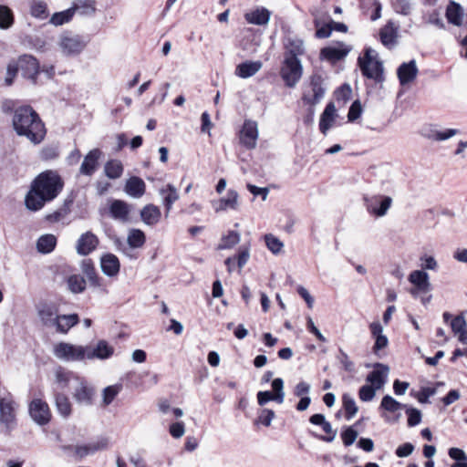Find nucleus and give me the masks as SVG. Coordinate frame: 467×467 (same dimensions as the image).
Returning <instances> with one entry per match:
<instances>
[{
    "label": "nucleus",
    "instance_id": "obj_32",
    "mask_svg": "<svg viewBox=\"0 0 467 467\" xmlns=\"http://www.w3.org/2000/svg\"><path fill=\"white\" fill-rule=\"evenodd\" d=\"M263 67V63L259 60L244 61L235 67V75L241 78H248L254 76Z\"/></svg>",
    "mask_w": 467,
    "mask_h": 467
},
{
    "label": "nucleus",
    "instance_id": "obj_48",
    "mask_svg": "<svg viewBox=\"0 0 467 467\" xmlns=\"http://www.w3.org/2000/svg\"><path fill=\"white\" fill-rule=\"evenodd\" d=\"M68 289L74 294L82 293L86 288V281L79 275H72L67 279Z\"/></svg>",
    "mask_w": 467,
    "mask_h": 467
},
{
    "label": "nucleus",
    "instance_id": "obj_25",
    "mask_svg": "<svg viewBox=\"0 0 467 467\" xmlns=\"http://www.w3.org/2000/svg\"><path fill=\"white\" fill-rule=\"evenodd\" d=\"M159 194L162 198V204L165 207V215H169L172 205L179 200V192L174 185L168 183L165 186L159 189Z\"/></svg>",
    "mask_w": 467,
    "mask_h": 467
},
{
    "label": "nucleus",
    "instance_id": "obj_43",
    "mask_svg": "<svg viewBox=\"0 0 467 467\" xmlns=\"http://www.w3.org/2000/svg\"><path fill=\"white\" fill-rule=\"evenodd\" d=\"M342 403L346 412L345 417L348 420H349L357 414L358 408L354 398L348 393L343 394Z\"/></svg>",
    "mask_w": 467,
    "mask_h": 467
},
{
    "label": "nucleus",
    "instance_id": "obj_5",
    "mask_svg": "<svg viewBox=\"0 0 467 467\" xmlns=\"http://www.w3.org/2000/svg\"><path fill=\"white\" fill-rule=\"evenodd\" d=\"M88 41L84 36L73 34L71 32H64L59 35L57 45L66 57H76L79 55L87 47Z\"/></svg>",
    "mask_w": 467,
    "mask_h": 467
},
{
    "label": "nucleus",
    "instance_id": "obj_34",
    "mask_svg": "<svg viewBox=\"0 0 467 467\" xmlns=\"http://www.w3.org/2000/svg\"><path fill=\"white\" fill-rule=\"evenodd\" d=\"M463 8L462 5L454 1H450L446 7L445 16L448 22L455 26L462 25Z\"/></svg>",
    "mask_w": 467,
    "mask_h": 467
},
{
    "label": "nucleus",
    "instance_id": "obj_4",
    "mask_svg": "<svg viewBox=\"0 0 467 467\" xmlns=\"http://www.w3.org/2000/svg\"><path fill=\"white\" fill-rule=\"evenodd\" d=\"M327 91V84L323 76L318 73H313L308 81L305 84L302 95V100L306 105L313 107L318 104L324 98Z\"/></svg>",
    "mask_w": 467,
    "mask_h": 467
},
{
    "label": "nucleus",
    "instance_id": "obj_20",
    "mask_svg": "<svg viewBox=\"0 0 467 467\" xmlns=\"http://www.w3.org/2000/svg\"><path fill=\"white\" fill-rule=\"evenodd\" d=\"M285 57L299 58L306 53L304 41L297 36H287L284 42Z\"/></svg>",
    "mask_w": 467,
    "mask_h": 467
},
{
    "label": "nucleus",
    "instance_id": "obj_30",
    "mask_svg": "<svg viewBox=\"0 0 467 467\" xmlns=\"http://www.w3.org/2000/svg\"><path fill=\"white\" fill-rule=\"evenodd\" d=\"M124 190L129 196L138 199L145 193L146 184L140 177L132 176L127 180Z\"/></svg>",
    "mask_w": 467,
    "mask_h": 467
},
{
    "label": "nucleus",
    "instance_id": "obj_39",
    "mask_svg": "<svg viewBox=\"0 0 467 467\" xmlns=\"http://www.w3.org/2000/svg\"><path fill=\"white\" fill-rule=\"evenodd\" d=\"M82 273L87 276L93 286L100 285V278L98 276L94 265L90 259H85L81 263Z\"/></svg>",
    "mask_w": 467,
    "mask_h": 467
},
{
    "label": "nucleus",
    "instance_id": "obj_33",
    "mask_svg": "<svg viewBox=\"0 0 467 467\" xmlns=\"http://www.w3.org/2000/svg\"><path fill=\"white\" fill-rule=\"evenodd\" d=\"M271 12L265 7L256 8L244 15L247 23L256 26H265L269 23Z\"/></svg>",
    "mask_w": 467,
    "mask_h": 467
},
{
    "label": "nucleus",
    "instance_id": "obj_21",
    "mask_svg": "<svg viewBox=\"0 0 467 467\" xmlns=\"http://www.w3.org/2000/svg\"><path fill=\"white\" fill-rule=\"evenodd\" d=\"M418 67L414 59L402 63L397 69V75L401 86L412 82L418 75Z\"/></svg>",
    "mask_w": 467,
    "mask_h": 467
},
{
    "label": "nucleus",
    "instance_id": "obj_64",
    "mask_svg": "<svg viewBox=\"0 0 467 467\" xmlns=\"http://www.w3.org/2000/svg\"><path fill=\"white\" fill-rule=\"evenodd\" d=\"M451 327L454 334L467 327L466 321L462 316H457L451 321Z\"/></svg>",
    "mask_w": 467,
    "mask_h": 467
},
{
    "label": "nucleus",
    "instance_id": "obj_36",
    "mask_svg": "<svg viewBox=\"0 0 467 467\" xmlns=\"http://www.w3.org/2000/svg\"><path fill=\"white\" fill-rule=\"evenodd\" d=\"M55 376L56 381L60 386L61 389L68 388L69 389H72V387L79 378L78 375L71 371H67L62 368H58L56 370Z\"/></svg>",
    "mask_w": 467,
    "mask_h": 467
},
{
    "label": "nucleus",
    "instance_id": "obj_13",
    "mask_svg": "<svg viewBox=\"0 0 467 467\" xmlns=\"http://www.w3.org/2000/svg\"><path fill=\"white\" fill-rule=\"evenodd\" d=\"M408 280L414 285V288L410 290V294L415 297L418 296L420 293H429L431 290L430 276L428 273L423 270L412 271L409 275Z\"/></svg>",
    "mask_w": 467,
    "mask_h": 467
},
{
    "label": "nucleus",
    "instance_id": "obj_59",
    "mask_svg": "<svg viewBox=\"0 0 467 467\" xmlns=\"http://www.w3.org/2000/svg\"><path fill=\"white\" fill-rule=\"evenodd\" d=\"M248 246H242L239 249V253L237 256H235V261L237 263V266L241 269L243 268L248 262L250 258V252Z\"/></svg>",
    "mask_w": 467,
    "mask_h": 467
},
{
    "label": "nucleus",
    "instance_id": "obj_37",
    "mask_svg": "<svg viewBox=\"0 0 467 467\" xmlns=\"http://www.w3.org/2000/svg\"><path fill=\"white\" fill-rule=\"evenodd\" d=\"M146 243V235L140 229L131 228L128 232L127 244L131 248L140 249Z\"/></svg>",
    "mask_w": 467,
    "mask_h": 467
},
{
    "label": "nucleus",
    "instance_id": "obj_17",
    "mask_svg": "<svg viewBox=\"0 0 467 467\" xmlns=\"http://www.w3.org/2000/svg\"><path fill=\"white\" fill-rule=\"evenodd\" d=\"M99 244L98 236L92 232L82 234L77 241L76 250L79 255H88L95 251Z\"/></svg>",
    "mask_w": 467,
    "mask_h": 467
},
{
    "label": "nucleus",
    "instance_id": "obj_58",
    "mask_svg": "<svg viewBox=\"0 0 467 467\" xmlns=\"http://www.w3.org/2000/svg\"><path fill=\"white\" fill-rule=\"evenodd\" d=\"M58 148L56 146L44 147L40 151V158L44 161H52L58 157Z\"/></svg>",
    "mask_w": 467,
    "mask_h": 467
},
{
    "label": "nucleus",
    "instance_id": "obj_7",
    "mask_svg": "<svg viewBox=\"0 0 467 467\" xmlns=\"http://www.w3.org/2000/svg\"><path fill=\"white\" fill-rule=\"evenodd\" d=\"M16 406L10 393L0 394V423L5 426L8 432L14 430L16 425Z\"/></svg>",
    "mask_w": 467,
    "mask_h": 467
},
{
    "label": "nucleus",
    "instance_id": "obj_49",
    "mask_svg": "<svg viewBox=\"0 0 467 467\" xmlns=\"http://www.w3.org/2000/svg\"><path fill=\"white\" fill-rule=\"evenodd\" d=\"M14 23L12 10L6 5H0V28L7 29Z\"/></svg>",
    "mask_w": 467,
    "mask_h": 467
},
{
    "label": "nucleus",
    "instance_id": "obj_2",
    "mask_svg": "<svg viewBox=\"0 0 467 467\" xmlns=\"http://www.w3.org/2000/svg\"><path fill=\"white\" fill-rule=\"evenodd\" d=\"M12 123L18 136H25L34 144H39L46 136L45 125L31 106L17 107L14 110Z\"/></svg>",
    "mask_w": 467,
    "mask_h": 467
},
{
    "label": "nucleus",
    "instance_id": "obj_29",
    "mask_svg": "<svg viewBox=\"0 0 467 467\" xmlns=\"http://www.w3.org/2000/svg\"><path fill=\"white\" fill-rule=\"evenodd\" d=\"M97 3L95 0H76L72 3L71 8L75 14L80 16L91 17L96 14Z\"/></svg>",
    "mask_w": 467,
    "mask_h": 467
},
{
    "label": "nucleus",
    "instance_id": "obj_44",
    "mask_svg": "<svg viewBox=\"0 0 467 467\" xmlns=\"http://www.w3.org/2000/svg\"><path fill=\"white\" fill-rule=\"evenodd\" d=\"M459 132L456 129H447L445 130L440 131L436 130H431L428 133H426L424 136L431 140L435 141H442L446 140L454 135H456Z\"/></svg>",
    "mask_w": 467,
    "mask_h": 467
},
{
    "label": "nucleus",
    "instance_id": "obj_22",
    "mask_svg": "<svg viewBox=\"0 0 467 467\" xmlns=\"http://www.w3.org/2000/svg\"><path fill=\"white\" fill-rule=\"evenodd\" d=\"M389 371L388 366L377 363L375 368L368 374L366 380L376 389H380L387 381Z\"/></svg>",
    "mask_w": 467,
    "mask_h": 467
},
{
    "label": "nucleus",
    "instance_id": "obj_47",
    "mask_svg": "<svg viewBox=\"0 0 467 467\" xmlns=\"http://www.w3.org/2000/svg\"><path fill=\"white\" fill-rule=\"evenodd\" d=\"M240 234L236 231H229L228 234L222 237L218 245L219 250L230 249L240 242Z\"/></svg>",
    "mask_w": 467,
    "mask_h": 467
},
{
    "label": "nucleus",
    "instance_id": "obj_60",
    "mask_svg": "<svg viewBox=\"0 0 467 467\" xmlns=\"http://www.w3.org/2000/svg\"><path fill=\"white\" fill-rule=\"evenodd\" d=\"M321 428L328 435L327 436L320 435V436H318V439H320L324 441H327V442H332L337 436V431H334L332 429L330 422H328L327 420H326L325 423L322 424Z\"/></svg>",
    "mask_w": 467,
    "mask_h": 467
},
{
    "label": "nucleus",
    "instance_id": "obj_3",
    "mask_svg": "<svg viewBox=\"0 0 467 467\" xmlns=\"http://www.w3.org/2000/svg\"><path fill=\"white\" fill-rule=\"evenodd\" d=\"M36 309L41 324L60 334H67L79 321L78 314L59 315L58 306L51 301H40Z\"/></svg>",
    "mask_w": 467,
    "mask_h": 467
},
{
    "label": "nucleus",
    "instance_id": "obj_24",
    "mask_svg": "<svg viewBox=\"0 0 467 467\" xmlns=\"http://www.w3.org/2000/svg\"><path fill=\"white\" fill-rule=\"evenodd\" d=\"M358 64L363 76L374 79L376 82H381L383 80L382 62L362 61L358 62Z\"/></svg>",
    "mask_w": 467,
    "mask_h": 467
},
{
    "label": "nucleus",
    "instance_id": "obj_16",
    "mask_svg": "<svg viewBox=\"0 0 467 467\" xmlns=\"http://www.w3.org/2000/svg\"><path fill=\"white\" fill-rule=\"evenodd\" d=\"M258 138L257 123L253 120H245L240 131V142L247 149H254L256 146Z\"/></svg>",
    "mask_w": 467,
    "mask_h": 467
},
{
    "label": "nucleus",
    "instance_id": "obj_1",
    "mask_svg": "<svg viewBox=\"0 0 467 467\" xmlns=\"http://www.w3.org/2000/svg\"><path fill=\"white\" fill-rule=\"evenodd\" d=\"M64 182L56 171L47 170L32 182L26 195L25 204L30 211L40 210L46 202L53 201L62 191Z\"/></svg>",
    "mask_w": 467,
    "mask_h": 467
},
{
    "label": "nucleus",
    "instance_id": "obj_19",
    "mask_svg": "<svg viewBox=\"0 0 467 467\" xmlns=\"http://www.w3.org/2000/svg\"><path fill=\"white\" fill-rule=\"evenodd\" d=\"M101 156L102 151L99 149L89 150L80 165L79 173L85 176H92L99 168V161Z\"/></svg>",
    "mask_w": 467,
    "mask_h": 467
},
{
    "label": "nucleus",
    "instance_id": "obj_62",
    "mask_svg": "<svg viewBox=\"0 0 467 467\" xmlns=\"http://www.w3.org/2000/svg\"><path fill=\"white\" fill-rule=\"evenodd\" d=\"M119 393V389L115 386H109L103 389V402L105 405L110 404Z\"/></svg>",
    "mask_w": 467,
    "mask_h": 467
},
{
    "label": "nucleus",
    "instance_id": "obj_9",
    "mask_svg": "<svg viewBox=\"0 0 467 467\" xmlns=\"http://www.w3.org/2000/svg\"><path fill=\"white\" fill-rule=\"evenodd\" d=\"M364 202L368 213L376 217H383L392 204V198L382 194H374L365 196Z\"/></svg>",
    "mask_w": 467,
    "mask_h": 467
},
{
    "label": "nucleus",
    "instance_id": "obj_26",
    "mask_svg": "<svg viewBox=\"0 0 467 467\" xmlns=\"http://www.w3.org/2000/svg\"><path fill=\"white\" fill-rule=\"evenodd\" d=\"M239 194L235 190L230 189L225 197L220 199L213 204L216 213L228 209L237 211L239 209Z\"/></svg>",
    "mask_w": 467,
    "mask_h": 467
},
{
    "label": "nucleus",
    "instance_id": "obj_55",
    "mask_svg": "<svg viewBox=\"0 0 467 467\" xmlns=\"http://www.w3.org/2000/svg\"><path fill=\"white\" fill-rule=\"evenodd\" d=\"M378 389H376L372 385H364L359 389V391H358L359 399L362 401H366V402L370 401L374 399V397L376 395V390H378Z\"/></svg>",
    "mask_w": 467,
    "mask_h": 467
},
{
    "label": "nucleus",
    "instance_id": "obj_8",
    "mask_svg": "<svg viewBox=\"0 0 467 467\" xmlns=\"http://www.w3.org/2000/svg\"><path fill=\"white\" fill-rule=\"evenodd\" d=\"M280 74L287 87H295L303 74V66L300 59L285 57Z\"/></svg>",
    "mask_w": 467,
    "mask_h": 467
},
{
    "label": "nucleus",
    "instance_id": "obj_50",
    "mask_svg": "<svg viewBox=\"0 0 467 467\" xmlns=\"http://www.w3.org/2000/svg\"><path fill=\"white\" fill-rule=\"evenodd\" d=\"M272 389L275 402L278 404L284 403L285 393L284 391V380L281 378H276L272 381Z\"/></svg>",
    "mask_w": 467,
    "mask_h": 467
},
{
    "label": "nucleus",
    "instance_id": "obj_63",
    "mask_svg": "<svg viewBox=\"0 0 467 467\" xmlns=\"http://www.w3.org/2000/svg\"><path fill=\"white\" fill-rule=\"evenodd\" d=\"M414 451V445L410 442H405L396 449V455L399 458H405L410 456Z\"/></svg>",
    "mask_w": 467,
    "mask_h": 467
},
{
    "label": "nucleus",
    "instance_id": "obj_14",
    "mask_svg": "<svg viewBox=\"0 0 467 467\" xmlns=\"http://www.w3.org/2000/svg\"><path fill=\"white\" fill-rule=\"evenodd\" d=\"M29 414L38 425H46L51 419V413L47 402L40 399L32 400L29 405Z\"/></svg>",
    "mask_w": 467,
    "mask_h": 467
},
{
    "label": "nucleus",
    "instance_id": "obj_6",
    "mask_svg": "<svg viewBox=\"0 0 467 467\" xmlns=\"http://www.w3.org/2000/svg\"><path fill=\"white\" fill-rule=\"evenodd\" d=\"M54 356L63 361L74 362L87 359L86 346L59 342L54 346Z\"/></svg>",
    "mask_w": 467,
    "mask_h": 467
},
{
    "label": "nucleus",
    "instance_id": "obj_56",
    "mask_svg": "<svg viewBox=\"0 0 467 467\" xmlns=\"http://www.w3.org/2000/svg\"><path fill=\"white\" fill-rule=\"evenodd\" d=\"M358 431L353 427H348L341 432L342 441L345 446L352 445L358 438Z\"/></svg>",
    "mask_w": 467,
    "mask_h": 467
},
{
    "label": "nucleus",
    "instance_id": "obj_46",
    "mask_svg": "<svg viewBox=\"0 0 467 467\" xmlns=\"http://www.w3.org/2000/svg\"><path fill=\"white\" fill-rule=\"evenodd\" d=\"M379 408L386 411L394 413L406 408V405L399 402L390 395H385L381 400Z\"/></svg>",
    "mask_w": 467,
    "mask_h": 467
},
{
    "label": "nucleus",
    "instance_id": "obj_18",
    "mask_svg": "<svg viewBox=\"0 0 467 467\" xmlns=\"http://www.w3.org/2000/svg\"><path fill=\"white\" fill-rule=\"evenodd\" d=\"M87 359H108L114 354V348L106 340H99L94 346H86Z\"/></svg>",
    "mask_w": 467,
    "mask_h": 467
},
{
    "label": "nucleus",
    "instance_id": "obj_45",
    "mask_svg": "<svg viewBox=\"0 0 467 467\" xmlns=\"http://www.w3.org/2000/svg\"><path fill=\"white\" fill-rule=\"evenodd\" d=\"M73 16H74V13L70 6L69 8H67L64 11L57 12V13L53 14L52 16L50 17L49 23L56 26H62L66 23L70 22L72 20Z\"/></svg>",
    "mask_w": 467,
    "mask_h": 467
},
{
    "label": "nucleus",
    "instance_id": "obj_52",
    "mask_svg": "<svg viewBox=\"0 0 467 467\" xmlns=\"http://www.w3.org/2000/svg\"><path fill=\"white\" fill-rule=\"evenodd\" d=\"M404 409L408 416V426L415 427L419 425L422 418L421 411L416 408L408 407L407 405Z\"/></svg>",
    "mask_w": 467,
    "mask_h": 467
},
{
    "label": "nucleus",
    "instance_id": "obj_27",
    "mask_svg": "<svg viewBox=\"0 0 467 467\" xmlns=\"http://www.w3.org/2000/svg\"><path fill=\"white\" fill-rule=\"evenodd\" d=\"M398 27L389 21L379 31V38L383 46L392 48L397 44Z\"/></svg>",
    "mask_w": 467,
    "mask_h": 467
},
{
    "label": "nucleus",
    "instance_id": "obj_38",
    "mask_svg": "<svg viewBox=\"0 0 467 467\" xmlns=\"http://www.w3.org/2000/svg\"><path fill=\"white\" fill-rule=\"evenodd\" d=\"M57 245V237L54 234H47L41 235L36 242V249L41 254L51 253Z\"/></svg>",
    "mask_w": 467,
    "mask_h": 467
},
{
    "label": "nucleus",
    "instance_id": "obj_61",
    "mask_svg": "<svg viewBox=\"0 0 467 467\" xmlns=\"http://www.w3.org/2000/svg\"><path fill=\"white\" fill-rule=\"evenodd\" d=\"M361 112H362V107H361L360 101L355 100L351 104L348 113V120L354 121V120L358 119L360 117Z\"/></svg>",
    "mask_w": 467,
    "mask_h": 467
},
{
    "label": "nucleus",
    "instance_id": "obj_41",
    "mask_svg": "<svg viewBox=\"0 0 467 467\" xmlns=\"http://www.w3.org/2000/svg\"><path fill=\"white\" fill-rule=\"evenodd\" d=\"M104 171L108 178L115 180L119 178L123 173V165L118 160H110L106 162Z\"/></svg>",
    "mask_w": 467,
    "mask_h": 467
},
{
    "label": "nucleus",
    "instance_id": "obj_23",
    "mask_svg": "<svg viewBox=\"0 0 467 467\" xmlns=\"http://www.w3.org/2000/svg\"><path fill=\"white\" fill-rule=\"evenodd\" d=\"M349 48L345 47L343 43H337L334 46L323 47L320 51V57L331 62H336L344 58L348 52Z\"/></svg>",
    "mask_w": 467,
    "mask_h": 467
},
{
    "label": "nucleus",
    "instance_id": "obj_11",
    "mask_svg": "<svg viewBox=\"0 0 467 467\" xmlns=\"http://www.w3.org/2000/svg\"><path fill=\"white\" fill-rule=\"evenodd\" d=\"M16 63L23 77L29 79L33 84H36L37 76L40 72L37 59L32 55L25 54L18 57Z\"/></svg>",
    "mask_w": 467,
    "mask_h": 467
},
{
    "label": "nucleus",
    "instance_id": "obj_35",
    "mask_svg": "<svg viewBox=\"0 0 467 467\" xmlns=\"http://www.w3.org/2000/svg\"><path fill=\"white\" fill-rule=\"evenodd\" d=\"M335 118L336 107L330 102L326 106L319 121V130L324 135H326L327 130L332 127Z\"/></svg>",
    "mask_w": 467,
    "mask_h": 467
},
{
    "label": "nucleus",
    "instance_id": "obj_28",
    "mask_svg": "<svg viewBox=\"0 0 467 467\" xmlns=\"http://www.w3.org/2000/svg\"><path fill=\"white\" fill-rule=\"evenodd\" d=\"M100 267L104 275L112 277L119 274L120 264L115 254H106L100 259Z\"/></svg>",
    "mask_w": 467,
    "mask_h": 467
},
{
    "label": "nucleus",
    "instance_id": "obj_51",
    "mask_svg": "<svg viewBox=\"0 0 467 467\" xmlns=\"http://www.w3.org/2000/svg\"><path fill=\"white\" fill-rule=\"evenodd\" d=\"M275 417V411L269 409H262L258 411V416L254 420V424H262L265 427H269L272 420Z\"/></svg>",
    "mask_w": 467,
    "mask_h": 467
},
{
    "label": "nucleus",
    "instance_id": "obj_31",
    "mask_svg": "<svg viewBox=\"0 0 467 467\" xmlns=\"http://www.w3.org/2000/svg\"><path fill=\"white\" fill-rule=\"evenodd\" d=\"M141 221L148 226H153L157 224L161 218V209L154 204L145 205L140 213Z\"/></svg>",
    "mask_w": 467,
    "mask_h": 467
},
{
    "label": "nucleus",
    "instance_id": "obj_42",
    "mask_svg": "<svg viewBox=\"0 0 467 467\" xmlns=\"http://www.w3.org/2000/svg\"><path fill=\"white\" fill-rule=\"evenodd\" d=\"M30 15L40 20L47 18L49 14L47 3L41 0H33L30 4Z\"/></svg>",
    "mask_w": 467,
    "mask_h": 467
},
{
    "label": "nucleus",
    "instance_id": "obj_15",
    "mask_svg": "<svg viewBox=\"0 0 467 467\" xmlns=\"http://www.w3.org/2000/svg\"><path fill=\"white\" fill-rule=\"evenodd\" d=\"M131 205L121 200H113L109 205L110 217L121 223L130 222Z\"/></svg>",
    "mask_w": 467,
    "mask_h": 467
},
{
    "label": "nucleus",
    "instance_id": "obj_40",
    "mask_svg": "<svg viewBox=\"0 0 467 467\" xmlns=\"http://www.w3.org/2000/svg\"><path fill=\"white\" fill-rule=\"evenodd\" d=\"M55 405L57 412L63 417L67 418L71 414V403L68 398L62 393L55 395Z\"/></svg>",
    "mask_w": 467,
    "mask_h": 467
},
{
    "label": "nucleus",
    "instance_id": "obj_54",
    "mask_svg": "<svg viewBox=\"0 0 467 467\" xmlns=\"http://www.w3.org/2000/svg\"><path fill=\"white\" fill-rule=\"evenodd\" d=\"M337 359L340 362L345 371L353 372L355 370L353 361H351L348 355L342 348H339Z\"/></svg>",
    "mask_w": 467,
    "mask_h": 467
},
{
    "label": "nucleus",
    "instance_id": "obj_10",
    "mask_svg": "<svg viewBox=\"0 0 467 467\" xmlns=\"http://www.w3.org/2000/svg\"><path fill=\"white\" fill-rule=\"evenodd\" d=\"M71 390L73 399L78 404L89 406L93 403L94 388L84 378L79 376Z\"/></svg>",
    "mask_w": 467,
    "mask_h": 467
},
{
    "label": "nucleus",
    "instance_id": "obj_53",
    "mask_svg": "<svg viewBox=\"0 0 467 467\" xmlns=\"http://www.w3.org/2000/svg\"><path fill=\"white\" fill-rule=\"evenodd\" d=\"M265 241L267 248L274 254H277L284 247V244L275 235L268 234L265 235Z\"/></svg>",
    "mask_w": 467,
    "mask_h": 467
},
{
    "label": "nucleus",
    "instance_id": "obj_12",
    "mask_svg": "<svg viewBox=\"0 0 467 467\" xmlns=\"http://www.w3.org/2000/svg\"><path fill=\"white\" fill-rule=\"evenodd\" d=\"M108 446L109 439L106 437H99L88 443L78 444L75 446L73 458L81 460L88 455H93L97 451L106 450Z\"/></svg>",
    "mask_w": 467,
    "mask_h": 467
},
{
    "label": "nucleus",
    "instance_id": "obj_57",
    "mask_svg": "<svg viewBox=\"0 0 467 467\" xmlns=\"http://www.w3.org/2000/svg\"><path fill=\"white\" fill-rule=\"evenodd\" d=\"M421 270H432L435 271L438 268V263L436 259L431 255L423 254L420 257Z\"/></svg>",
    "mask_w": 467,
    "mask_h": 467
}]
</instances>
